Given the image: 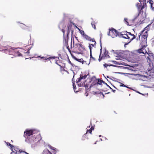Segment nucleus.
Instances as JSON below:
<instances>
[{"label": "nucleus", "mask_w": 154, "mask_h": 154, "mask_svg": "<svg viewBox=\"0 0 154 154\" xmlns=\"http://www.w3.org/2000/svg\"><path fill=\"white\" fill-rule=\"evenodd\" d=\"M23 136L26 142L32 144H35L42 139L39 132L35 129H26Z\"/></svg>", "instance_id": "f257e3e1"}, {"label": "nucleus", "mask_w": 154, "mask_h": 154, "mask_svg": "<svg viewBox=\"0 0 154 154\" xmlns=\"http://www.w3.org/2000/svg\"><path fill=\"white\" fill-rule=\"evenodd\" d=\"M138 36L136 38L137 41H139L141 45H145L146 44L147 38L148 36L147 31L145 32L144 30H142Z\"/></svg>", "instance_id": "f03ea898"}, {"label": "nucleus", "mask_w": 154, "mask_h": 154, "mask_svg": "<svg viewBox=\"0 0 154 154\" xmlns=\"http://www.w3.org/2000/svg\"><path fill=\"white\" fill-rule=\"evenodd\" d=\"M87 75H83L82 74H80V77L76 80V82L78 84V85L79 87L84 86L85 88L86 89L88 90V87H89V84H86L85 85V83H82V80L85 79Z\"/></svg>", "instance_id": "7ed1b4c3"}, {"label": "nucleus", "mask_w": 154, "mask_h": 154, "mask_svg": "<svg viewBox=\"0 0 154 154\" xmlns=\"http://www.w3.org/2000/svg\"><path fill=\"white\" fill-rule=\"evenodd\" d=\"M109 32L107 34L109 36H110L112 38L116 37L117 35H119V32L113 28H111L109 29Z\"/></svg>", "instance_id": "20e7f679"}, {"label": "nucleus", "mask_w": 154, "mask_h": 154, "mask_svg": "<svg viewBox=\"0 0 154 154\" xmlns=\"http://www.w3.org/2000/svg\"><path fill=\"white\" fill-rule=\"evenodd\" d=\"M73 47L76 51H79V52H83L85 50L84 46L81 43H77L74 44L73 42Z\"/></svg>", "instance_id": "39448f33"}, {"label": "nucleus", "mask_w": 154, "mask_h": 154, "mask_svg": "<svg viewBox=\"0 0 154 154\" xmlns=\"http://www.w3.org/2000/svg\"><path fill=\"white\" fill-rule=\"evenodd\" d=\"M16 49L15 48H12L10 46H8L7 49L5 50L4 51L6 54L16 56V50H15Z\"/></svg>", "instance_id": "423d86ee"}, {"label": "nucleus", "mask_w": 154, "mask_h": 154, "mask_svg": "<svg viewBox=\"0 0 154 154\" xmlns=\"http://www.w3.org/2000/svg\"><path fill=\"white\" fill-rule=\"evenodd\" d=\"M101 49H100V52L99 57V58L98 60L99 61H100L102 59H105V57L106 58H109L110 57L108 54V52L106 49L105 48L103 49V53L101 56Z\"/></svg>", "instance_id": "0eeeda50"}, {"label": "nucleus", "mask_w": 154, "mask_h": 154, "mask_svg": "<svg viewBox=\"0 0 154 154\" xmlns=\"http://www.w3.org/2000/svg\"><path fill=\"white\" fill-rule=\"evenodd\" d=\"M62 32L63 33V42H64L66 46L67 49L69 51H70V48L69 47L68 42L69 39V36H66V38L65 37V30L63 29H60Z\"/></svg>", "instance_id": "6e6552de"}, {"label": "nucleus", "mask_w": 154, "mask_h": 154, "mask_svg": "<svg viewBox=\"0 0 154 154\" xmlns=\"http://www.w3.org/2000/svg\"><path fill=\"white\" fill-rule=\"evenodd\" d=\"M132 19L131 20H129V22L128 21V19L127 18H125L124 21L125 23L127 25L133 26L134 25H136V23L138 22V21H136L137 20H135L133 21Z\"/></svg>", "instance_id": "1a4fd4ad"}, {"label": "nucleus", "mask_w": 154, "mask_h": 154, "mask_svg": "<svg viewBox=\"0 0 154 154\" xmlns=\"http://www.w3.org/2000/svg\"><path fill=\"white\" fill-rule=\"evenodd\" d=\"M146 4L145 2L143 6H140L138 7V9L139 10V12L138 14H137V15L134 18V19L133 20V21H134L135 20H137V19L138 18V17L139 15V14H140L142 11H143L142 10L144 8L145 6H146Z\"/></svg>", "instance_id": "9d476101"}, {"label": "nucleus", "mask_w": 154, "mask_h": 154, "mask_svg": "<svg viewBox=\"0 0 154 154\" xmlns=\"http://www.w3.org/2000/svg\"><path fill=\"white\" fill-rule=\"evenodd\" d=\"M146 48V46L145 45H143V44L141 45V48L137 50L138 52L140 54L143 53L144 54H145L146 53H147V51L145 49Z\"/></svg>", "instance_id": "9b49d317"}, {"label": "nucleus", "mask_w": 154, "mask_h": 154, "mask_svg": "<svg viewBox=\"0 0 154 154\" xmlns=\"http://www.w3.org/2000/svg\"><path fill=\"white\" fill-rule=\"evenodd\" d=\"M128 39L129 40V42L127 44L125 45H127L128 44L130 43L133 40L136 38V36L134 35V34L131 33V32H128Z\"/></svg>", "instance_id": "f8f14e48"}, {"label": "nucleus", "mask_w": 154, "mask_h": 154, "mask_svg": "<svg viewBox=\"0 0 154 154\" xmlns=\"http://www.w3.org/2000/svg\"><path fill=\"white\" fill-rule=\"evenodd\" d=\"M128 32L127 31H124L120 33L119 35L123 38L128 39Z\"/></svg>", "instance_id": "ddd939ff"}, {"label": "nucleus", "mask_w": 154, "mask_h": 154, "mask_svg": "<svg viewBox=\"0 0 154 154\" xmlns=\"http://www.w3.org/2000/svg\"><path fill=\"white\" fill-rule=\"evenodd\" d=\"M72 25L71 23H70L68 26V30L67 32V33L66 36H68L69 33L70 31H71L72 34H73V30L72 29Z\"/></svg>", "instance_id": "4468645a"}, {"label": "nucleus", "mask_w": 154, "mask_h": 154, "mask_svg": "<svg viewBox=\"0 0 154 154\" xmlns=\"http://www.w3.org/2000/svg\"><path fill=\"white\" fill-rule=\"evenodd\" d=\"M148 56L147 57L148 62H150L151 61L153 60L154 59L153 54L152 53H150L148 54Z\"/></svg>", "instance_id": "2eb2a0df"}, {"label": "nucleus", "mask_w": 154, "mask_h": 154, "mask_svg": "<svg viewBox=\"0 0 154 154\" xmlns=\"http://www.w3.org/2000/svg\"><path fill=\"white\" fill-rule=\"evenodd\" d=\"M11 150L13 152H14L15 154H17V152H19L20 149L16 146H14V147L11 148Z\"/></svg>", "instance_id": "dca6fc26"}, {"label": "nucleus", "mask_w": 154, "mask_h": 154, "mask_svg": "<svg viewBox=\"0 0 154 154\" xmlns=\"http://www.w3.org/2000/svg\"><path fill=\"white\" fill-rule=\"evenodd\" d=\"M83 37L86 40L88 41H91L92 40V38H91L90 37L86 35V34L84 35Z\"/></svg>", "instance_id": "f3484780"}, {"label": "nucleus", "mask_w": 154, "mask_h": 154, "mask_svg": "<svg viewBox=\"0 0 154 154\" xmlns=\"http://www.w3.org/2000/svg\"><path fill=\"white\" fill-rule=\"evenodd\" d=\"M92 43H94V44H89V45H91V46H92V47L95 48L96 46V42L95 41V40L94 38H93L92 40L91 41Z\"/></svg>", "instance_id": "a211bd4d"}, {"label": "nucleus", "mask_w": 154, "mask_h": 154, "mask_svg": "<svg viewBox=\"0 0 154 154\" xmlns=\"http://www.w3.org/2000/svg\"><path fill=\"white\" fill-rule=\"evenodd\" d=\"M151 26V24H149L147 26L145 27L143 30H144L145 32L146 31H147V33L148 34V31H149V30L150 29V27Z\"/></svg>", "instance_id": "6ab92c4d"}, {"label": "nucleus", "mask_w": 154, "mask_h": 154, "mask_svg": "<svg viewBox=\"0 0 154 154\" xmlns=\"http://www.w3.org/2000/svg\"><path fill=\"white\" fill-rule=\"evenodd\" d=\"M96 22L94 21H92L91 22V25L92 26V27L94 29H96Z\"/></svg>", "instance_id": "aec40b11"}, {"label": "nucleus", "mask_w": 154, "mask_h": 154, "mask_svg": "<svg viewBox=\"0 0 154 154\" xmlns=\"http://www.w3.org/2000/svg\"><path fill=\"white\" fill-rule=\"evenodd\" d=\"M39 57H40V56H39ZM41 59H44V60H50L51 59H54L53 58V57H41Z\"/></svg>", "instance_id": "412c9836"}, {"label": "nucleus", "mask_w": 154, "mask_h": 154, "mask_svg": "<svg viewBox=\"0 0 154 154\" xmlns=\"http://www.w3.org/2000/svg\"><path fill=\"white\" fill-rule=\"evenodd\" d=\"M87 133L85 134L82 137V140H85L88 139V138L86 137L87 136Z\"/></svg>", "instance_id": "4be33fe9"}, {"label": "nucleus", "mask_w": 154, "mask_h": 154, "mask_svg": "<svg viewBox=\"0 0 154 154\" xmlns=\"http://www.w3.org/2000/svg\"><path fill=\"white\" fill-rule=\"evenodd\" d=\"M75 59L77 61L80 62L82 63V64L83 63L84 61L82 59H78L76 58H75Z\"/></svg>", "instance_id": "5701e85b"}, {"label": "nucleus", "mask_w": 154, "mask_h": 154, "mask_svg": "<svg viewBox=\"0 0 154 154\" xmlns=\"http://www.w3.org/2000/svg\"><path fill=\"white\" fill-rule=\"evenodd\" d=\"M103 82V81L102 80H101L100 79H98L97 82V84H99L100 85H102V82Z\"/></svg>", "instance_id": "b1692460"}, {"label": "nucleus", "mask_w": 154, "mask_h": 154, "mask_svg": "<svg viewBox=\"0 0 154 154\" xmlns=\"http://www.w3.org/2000/svg\"><path fill=\"white\" fill-rule=\"evenodd\" d=\"M79 30L80 31V33L83 36L85 34L84 31L81 30L80 29H79Z\"/></svg>", "instance_id": "393cba45"}, {"label": "nucleus", "mask_w": 154, "mask_h": 154, "mask_svg": "<svg viewBox=\"0 0 154 154\" xmlns=\"http://www.w3.org/2000/svg\"><path fill=\"white\" fill-rule=\"evenodd\" d=\"M6 144L7 146H10L11 147V149L14 147V146L11 144L7 142L6 143Z\"/></svg>", "instance_id": "a878e982"}, {"label": "nucleus", "mask_w": 154, "mask_h": 154, "mask_svg": "<svg viewBox=\"0 0 154 154\" xmlns=\"http://www.w3.org/2000/svg\"><path fill=\"white\" fill-rule=\"evenodd\" d=\"M73 87L74 90V91H75V90L76 89V87L74 83V82H73Z\"/></svg>", "instance_id": "bb28decb"}, {"label": "nucleus", "mask_w": 154, "mask_h": 154, "mask_svg": "<svg viewBox=\"0 0 154 154\" xmlns=\"http://www.w3.org/2000/svg\"><path fill=\"white\" fill-rule=\"evenodd\" d=\"M92 129H90L89 130H87V131H86V133H87H87L89 132V133L90 134H91V133H92Z\"/></svg>", "instance_id": "cd10ccee"}, {"label": "nucleus", "mask_w": 154, "mask_h": 154, "mask_svg": "<svg viewBox=\"0 0 154 154\" xmlns=\"http://www.w3.org/2000/svg\"><path fill=\"white\" fill-rule=\"evenodd\" d=\"M17 54L18 56H21V53L18 51H16V55Z\"/></svg>", "instance_id": "c85d7f7f"}, {"label": "nucleus", "mask_w": 154, "mask_h": 154, "mask_svg": "<svg viewBox=\"0 0 154 154\" xmlns=\"http://www.w3.org/2000/svg\"><path fill=\"white\" fill-rule=\"evenodd\" d=\"M30 49H31V48H28L27 49V51L26 52H24V53L25 54H29V50Z\"/></svg>", "instance_id": "c756f323"}, {"label": "nucleus", "mask_w": 154, "mask_h": 154, "mask_svg": "<svg viewBox=\"0 0 154 154\" xmlns=\"http://www.w3.org/2000/svg\"><path fill=\"white\" fill-rule=\"evenodd\" d=\"M103 66L104 67H106L107 66H114V65H108L107 64H103Z\"/></svg>", "instance_id": "7c9ffc66"}, {"label": "nucleus", "mask_w": 154, "mask_h": 154, "mask_svg": "<svg viewBox=\"0 0 154 154\" xmlns=\"http://www.w3.org/2000/svg\"><path fill=\"white\" fill-rule=\"evenodd\" d=\"M55 149H53V150L51 151L52 153L54 154H56V151Z\"/></svg>", "instance_id": "2f4dec72"}, {"label": "nucleus", "mask_w": 154, "mask_h": 154, "mask_svg": "<svg viewBox=\"0 0 154 154\" xmlns=\"http://www.w3.org/2000/svg\"><path fill=\"white\" fill-rule=\"evenodd\" d=\"M89 47L90 50V53H91V50L92 49V47L90 45H89Z\"/></svg>", "instance_id": "473e14b6"}, {"label": "nucleus", "mask_w": 154, "mask_h": 154, "mask_svg": "<svg viewBox=\"0 0 154 154\" xmlns=\"http://www.w3.org/2000/svg\"><path fill=\"white\" fill-rule=\"evenodd\" d=\"M90 56L91 57V59H93L94 60H95V59L94 57H93L92 56L91 52V53H90Z\"/></svg>", "instance_id": "72a5a7b5"}, {"label": "nucleus", "mask_w": 154, "mask_h": 154, "mask_svg": "<svg viewBox=\"0 0 154 154\" xmlns=\"http://www.w3.org/2000/svg\"><path fill=\"white\" fill-rule=\"evenodd\" d=\"M120 86L121 87H127L126 85H125L124 84L122 83H121V85H120Z\"/></svg>", "instance_id": "f704fd0d"}, {"label": "nucleus", "mask_w": 154, "mask_h": 154, "mask_svg": "<svg viewBox=\"0 0 154 154\" xmlns=\"http://www.w3.org/2000/svg\"><path fill=\"white\" fill-rule=\"evenodd\" d=\"M49 147L50 149H51L52 150H53V149H55V148L51 146H49Z\"/></svg>", "instance_id": "c9c22d12"}, {"label": "nucleus", "mask_w": 154, "mask_h": 154, "mask_svg": "<svg viewBox=\"0 0 154 154\" xmlns=\"http://www.w3.org/2000/svg\"><path fill=\"white\" fill-rule=\"evenodd\" d=\"M72 41L71 39V48H72Z\"/></svg>", "instance_id": "e433bc0d"}, {"label": "nucleus", "mask_w": 154, "mask_h": 154, "mask_svg": "<svg viewBox=\"0 0 154 154\" xmlns=\"http://www.w3.org/2000/svg\"><path fill=\"white\" fill-rule=\"evenodd\" d=\"M90 129H91L92 130H94V128L93 127H91V128H90Z\"/></svg>", "instance_id": "4c0bfd02"}, {"label": "nucleus", "mask_w": 154, "mask_h": 154, "mask_svg": "<svg viewBox=\"0 0 154 154\" xmlns=\"http://www.w3.org/2000/svg\"><path fill=\"white\" fill-rule=\"evenodd\" d=\"M73 78H74V77H73V78H72V83H73V82H75L74 79H73Z\"/></svg>", "instance_id": "58836bf2"}, {"label": "nucleus", "mask_w": 154, "mask_h": 154, "mask_svg": "<svg viewBox=\"0 0 154 154\" xmlns=\"http://www.w3.org/2000/svg\"><path fill=\"white\" fill-rule=\"evenodd\" d=\"M122 67L123 69H126V67Z\"/></svg>", "instance_id": "ea45409f"}, {"label": "nucleus", "mask_w": 154, "mask_h": 154, "mask_svg": "<svg viewBox=\"0 0 154 154\" xmlns=\"http://www.w3.org/2000/svg\"><path fill=\"white\" fill-rule=\"evenodd\" d=\"M69 63H70V64H72V63H71V62L69 61Z\"/></svg>", "instance_id": "a19ab883"}, {"label": "nucleus", "mask_w": 154, "mask_h": 154, "mask_svg": "<svg viewBox=\"0 0 154 154\" xmlns=\"http://www.w3.org/2000/svg\"><path fill=\"white\" fill-rule=\"evenodd\" d=\"M56 63H57V65H59V64H57V62H56Z\"/></svg>", "instance_id": "79ce46f5"}, {"label": "nucleus", "mask_w": 154, "mask_h": 154, "mask_svg": "<svg viewBox=\"0 0 154 154\" xmlns=\"http://www.w3.org/2000/svg\"><path fill=\"white\" fill-rule=\"evenodd\" d=\"M76 28H78V29L79 30V29L78 28V27H76Z\"/></svg>", "instance_id": "37998d69"}, {"label": "nucleus", "mask_w": 154, "mask_h": 154, "mask_svg": "<svg viewBox=\"0 0 154 154\" xmlns=\"http://www.w3.org/2000/svg\"><path fill=\"white\" fill-rule=\"evenodd\" d=\"M76 28H78V29L79 30V29L78 28V27H76Z\"/></svg>", "instance_id": "c03bdc74"}, {"label": "nucleus", "mask_w": 154, "mask_h": 154, "mask_svg": "<svg viewBox=\"0 0 154 154\" xmlns=\"http://www.w3.org/2000/svg\"><path fill=\"white\" fill-rule=\"evenodd\" d=\"M115 91V90L113 91L114 92V91Z\"/></svg>", "instance_id": "a18cd8bd"}, {"label": "nucleus", "mask_w": 154, "mask_h": 154, "mask_svg": "<svg viewBox=\"0 0 154 154\" xmlns=\"http://www.w3.org/2000/svg\"><path fill=\"white\" fill-rule=\"evenodd\" d=\"M92 44H94V43H93Z\"/></svg>", "instance_id": "49530a36"}]
</instances>
